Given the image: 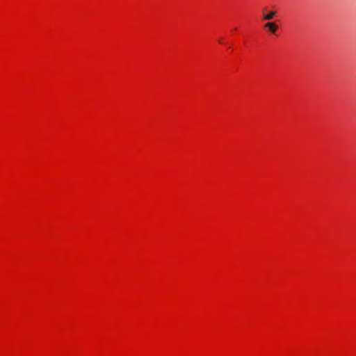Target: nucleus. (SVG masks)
I'll list each match as a JSON object with an SVG mask.
<instances>
[{
  "label": "nucleus",
  "mask_w": 356,
  "mask_h": 356,
  "mask_svg": "<svg viewBox=\"0 0 356 356\" xmlns=\"http://www.w3.org/2000/svg\"><path fill=\"white\" fill-rule=\"evenodd\" d=\"M265 12H266V9H264L263 11L264 20H270L276 15V12H275V11H270L267 14H266Z\"/></svg>",
  "instance_id": "f03ea898"
},
{
  "label": "nucleus",
  "mask_w": 356,
  "mask_h": 356,
  "mask_svg": "<svg viewBox=\"0 0 356 356\" xmlns=\"http://www.w3.org/2000/svg\"><path fill=\"white\" fill-rule=\"evenodd\" d=\"M264 28L268 29L270 33L275 34L278 29V26L274 22H268L264 25Z\"/></svg>",
  "instance_id": "f257e3e1"
}]
</instances>
